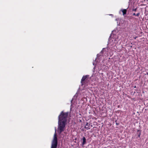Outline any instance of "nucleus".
<instances>
[{
	"instance_id": "1",
	"label": "nucleus",
	"mask_w": 148,
	"mask_h": 148,
	"mask_svg": "<svg viewBox=\"0 0 148 148\" xmlns=\"http://www.w3.org/2000/svg\"><path fill=\"white\" fill-rule=\"evenodd\" d=\"M68 114V112L64 113L62 111L58 116V129L60 134L64 130Z\"/></svg>"
},
{
	"instance_id": "2",
	"label": "nucleus",
	"mask_w": 148,
	"mask_h": 148,
	"mask_svg": "<svg viewBox=\"0 0 148 148\" xmlns=\"http://www.w3.org/2000/svg\"><path fill=\"white\" fill-rule=\"evenodd\" d=\"M58 145V140L56 134V130L55 128V133L53 136V139L52 141L51 148H57Z\"/></svg>"
},
{
	"instance_id": "3",
	"label": "nucleus",
	"mask_w": 148,
	"mask_h": 148,
	"mask_svg": "<svg viewBox=\"0 0 148 148\" xmlns=\"http://www.w3.org/2000/svg\"><path fill=\"white\" fill-rule=\"evenodd\" d=\"M89 77V75H86L85 76H84L83 77L81 81V83L82 84V85L83 84V82L87 78H88Z\"/></svg>"
},
{
	"instance_id": "4",
	"label": "nucleus",
	"mask_w": 148,
	"mask_h": 148,
	"mask_svg": "<svg viewBox=\"0 0 148 148\" xmlns=\"http://www.w3.org/2000/svg\"><path fill=\"white\" fill-rule=\"evenodd\" d=\"M121 11L123 13V15H124L127 12V10L125 9H122L121 10Z\"/></svg>"
},
{
	"instance_id": "5",
	"label": "nucleus",
	"mask_w": 148,
	"mask_h": 148,
	"mask_svg": "<svg viewBox=\"0 0 148 148\" xmlns=\"http://www.w3.org/2000/svg\"><path fill=\"white\" fill-rule=\"evenodd\" d=\"M83 143H82V145H84L86 143V139L84 137H83Z\"/></svg>"
},
{
	"instance_id": "6",
	"label": "nucleus",
	"mask_w": 148,
	"mask_h": 148,
	"mask_svg": "<svg viewBox=\"0 0 148 148\" xmlns=\"http://www.w3.org/2000/svg\"><path fill=\"white\" fill-rule=\"evenodd\" d=\"M88 123H86V125L85 126V127L86 128H87L88 129H89V128H88Z\"/></svg>"
},
{
	"instance_id": "7",
	"label": "nucleus",
	"mask_w": 148,
	"mask_h": 148,
	"mask_svg": "<svg viewBox=\"0 0 148 148\" xmlns=\"http://www.w3.org/2000/svg\"><path fill=\"white\" fill-rule=\"evenodd\" d=\"M139 13H137L136 14L135 13H134L133 14V15L134 16H139Z\"/></svg>"
},
{
	"instance_id": "8",
	"label": "nucleus",
	"mask_w": 148,
	"mask_h": 148,
	"mask_svg": "<svg viewBox=\"0 0 148 148\" xmlns=\"http://www.w3.org/2000/svg\"><path fill=\"white\" fill-rule=\"evenodd\" d=\"M136 9H133V10L135 11H136Z\"/></svg>"
}]
</instances>
